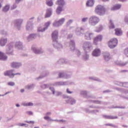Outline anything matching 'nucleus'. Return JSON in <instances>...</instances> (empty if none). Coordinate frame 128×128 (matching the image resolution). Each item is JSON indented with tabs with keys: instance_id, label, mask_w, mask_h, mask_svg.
I'll return each mask as SVG.
<instances>
[{
	"instance_id": "obj_1",
	"label": "nucleus",
	"mask_w": 128,
	"mask_h": 128,
	"mask_svg": "<svg viewBox=\"0 0 128 128\" xmlns=\"http://www.w3.org/2000/svg\"><path fill=\"white\" fill-rule=\"evenodd\" d=\"M82 48L85 52H90L92 50V43L89 41H86L82 44Z\"/></svg>"
},
{
	"instance_id": "obj_2",
	"label": "nucleus",
	"mask_w": 128,
	"mask_h": 128,
	"mask_svg": "<svg viewBox=\"0 0 128 128\" xmlns=\"http://www.w3.org/2000/svg\"><path fill=\"white\" fill-rule=\"evenodd\" d=\"M106 9L102 5H98L96 7L95 12L98 16H104L106 14Z\"/></svg>"
},
{
	"instance_id": "obj_3",
	"label": "nucleus",
	"mask_w": 128,
	"mask_h": 128,
	"mask_svg": "<svg viewBox=\"0 0 128 128\" xmlns=\"http://www.w3.org/2000/svg\"><path fill=\"white\" fill-rule=\"evenodd\" d=\"M100 22V18L96 16H91L88 20V24L90 26H94Z\"/></svg>"
},
{
	"instance_id": "obj_4",
	"label": "nucleus",
	"mask_w": 128,
	"mask_h": 128,
	"mask_svg": "<svg viewBox=\"0 0 128 128\" xmlns=\"http://www.w3.org/2000/svg\"><path fill=\"white\" fill-rule=\"evenodd\" d=\"M6 54L14 56V43H10L6 46Z\"/></svg>"
},
{
	"instance_id": "obj_5",
	"label": "nucleus",
	"mask_w": 128,
	"mask_h": 128,
	"mask_svg": "<svg viewBox=\"0 0 128 128\" xmlns=\"http://www.w3.org/2000/svg\"><path fill=\"white\" fill-rule=\"evenodd\" d=\"M14 70L6 71L4 72V76H9L10 78H14V76H18V74L20 76V73L14 74Z\"/></svg>"
},
{
	"instance_id": "obj_6",
	"label": "nucleus",
	"mask_w": 128,
	"mask_h": 128,
	"mask_svg": "<svg viewBox=\"0 0 128 128\" xmlns=\"http://www.w3.org/2000/svg\"><path fill=\"white\" fill-rule=\"evenodd\" d=\"M65 22H66L65 18H61L58 20H55L52 23V26L55 28H58L59 26H62V24H64Z\"/></svg>"
},
{
	"instance_id": "obj_7",
	"label": "nucleus",
	"mask_w": 128,
	"mask_h": 128,
	"mask_svg": "<svg viewBox=\"0 0 128 128\" xmlns=\"http://www.w3.org/2000/svg\"><path fill=\"white\" fill-rule=\"evenodd\" d=\"M34 17H32L30 18L29 20L27 22L26 25V30L28 32H31V30H34V23H32V20H34Z\"/></svg>"
},
{
	"instance_id": "obj_8",
	"label": "nucleus",
	"mask_w": 128,
	"mask_h": 128,
	"mask_svg": "<svg viewBox=\"0 0 128 128\" xmlns=\"http://www.w3.org/2000/svg\"><path fill=\"white\" fill-rule=\"evenodd\" d=\"M118 45V39L113 38L111 39L108 43V46L110 48H114Z\"/></svg>"
},
{
	"instance_id": "obj_9",
	"label": "nucleus",
	"mask_w": 128,
	"mask_h": 128,
	"mask_svg": "<svg viewBox=\"0 0 128 128\" xmlns=\"http://www.w3.org/2000/svg\"><path fill=\"white\" fill-rule=\"evenodd\" d=\"M68 84H70V82L68 81L57 82L52 84V86H68Z\"/></svg>"
},
{
	"instance_id": "obj_10",
	"label": "nucleus",
	"mask_w": 128,
	"mask_h": 128,
	"mask_svg": "<svg viewBox=\"0 0 128 128\" xmlns=\"http://www.w3.org/2000/svg\"><path fill=\"white\" fill-rule=\"evenodd\" d=\"M84 26L76 28V36H84Z\"/></svg>"
},
{
	"instance_id": "obj_11",
	"label": "nucleus",
	"mask_w": 128,
	"mask_h": 128,
	"mask_svg": "<svg viewBox=\"0 0 128 128\" xmlns=\"http://www.w3.org/2000/svg\"><path fill=\"white\" fill-rule=\"evenodd\" d=\"M32 50L35 54H43L44 50L40 48H38L35 46H32Z\"/></svg>"
},
{
	"instance_id": "obj_12",
	"label": "nucleus",
	"mask_w": 128,
	"mask_h": 128,
	"mask_svg": "<svg viewBox=\"0 0 128 128\" xmlns=\"http://www.w3.org/2000/svg\"><path fill=\"white\" fill-rule=\"evenodd\" d=\"M84 38L86 40H92L94 38V34L87 32L84 34Z\"/></svg>"
},
{
	"instance_id": "obj_13",
	"label": "nucleus",
	"mask_w": 128,
	"mask_h": 128,
	"mask_svg": "<svg viewBox=\"0 0 128 128\" xmlns=\"http://www.w3.org/2000/svg\"><path fill=\"white\" fill-rule=\"evenodd\" d=\"M52 44L58 42V30L54 31L52 34Z\"/></svg>"
},
{
	"instance_id": "obj_14",
	"label": "nucleus",
	"mask_w": 128,
	"mask_h": 128,
	"mask_svg": "<svg viewBox=\"0 0 128 128\" xmlns=\"http://www.w3.org/2000/svg\"><path fill=\"white\" fill-rule=\"evenodd\" d=\"M23 20L22 19H17L14 20V26L18 28V30H20V27L22 26V24Z\"/></svg>"
},
{
	"instance_id": "obj_15",
	"label": "nucleus",
	"mask_w": 128,
	"mask_h": 128,
	"mask_svg": "<svg viewBox=\"0 0 128 128\" xmlns=\"http://www.w3.org/2000/svg\"><path fill=\"white\" fill-rule=\"evenodd\" d=\"M52 45L57 50H62V45L58 41L52 43Z\"/></svg>"
},
{
	"instance_id": "obj_16",
	"label": "nucleus",
	"mask_w": 128,
	"mask_h": 128,
	"mask_svg": "<svg viewBox=\"0 0 128 128\" xmlns=\"http://www.w3.org/2000/svg\"><path fill=\"white\" fill-rule=\"evenodd\" d=\"M60 78H70L72 76V74H66L60 72L58 74Z\"/></svg>"
},
{
	"instance_id": "obj_17",
	"label": "nucleus",
	"mask_w": 128,
	"mask_h": 128,
	"mask_svg": "<svg viewBox=\"0 0 128 128\" xmlns=\"http://www.w3.org/2000/svg\"><path fill=\"white\" fill-rule=\"evenodd\" d=\"M102 36L98 35L94 40V44H98V42H102Z\"/></svg>"
},
{
	"instance_id": "obj_18",
	"label": "nucleus",
	"mask_w": 128,
	"mask_h": 128,
	"mask_svg": "<svg viewBox=\"0 0 128 128\" xmlns=\"http://www.w3.org/2000/svg\"><path fill=\"white\" fill-rule=\"evenodd\" d=\"M103 56L105 62H108L111 58L110 54V52H104L103 54Z\"/></svg>"
},
{
	"instance_id": "obj_19",
	"label": "nucleus",
	"mask_w": 128,
	"mask_h": 128,
	"mask_svg": "<svg viewBox=\"0 0 128 128\" xmlns=\"http://www.w3.org/2000/svg\"><path fill=\"white\" fill-rule=\"evenodd\" d=\"M52 8H48L46 10V13L45 14V18H50L52 16Z\"/></svg>"
},
{
	"instance_id": "obj_20",
	"label": "nucleus",
	"mask_w": 128,
	"mask_h": 128,
	"mask_svg": "<svg viewBox=\"0 0 128 128\" xmlns=\"http://www.w3.org/2000/svg\"><path fill=\"white\" fill-rule=\"evenodd\" d=\"M93 56H100V50L96 48L92 52Z\"/></svg>"
},
{
	"instance_id": "obj_21",
	"label": "nucleus",
	"mask_w": 128,
	"mask_h": 128,
	"mask_svg": "<svg viewBox=\"0 0 128 128\" xmlns=\"http://www.w3.org/2000/svg\"><path fill=\"white\" fill-rule=\"evenodd\" d=\"M11 66L13 68H18L22 66V63L18 62H12L11 64Z\"/></svg>"
},
{
	"instance_id": "obj_22",
	"label": "nucleus",
	"mask_w": 128,
	"mask_h": 128,
	"mask_svg": "<svg viewBox=\"0 0 128 128\" xmlns=\"http://www.w3.org/2000/svg\"><path fill=\"white\" fill-rule=\"evenodd\" d=\"M15 48L16 50H22L24 46H22V42H17L15 44Z\"/></svg>"
},
{
	"instance_id": "obj_23",
	"label": "nucleus",
	"mask_w": 128,
	"mask_h": 128,
	"mask_svg": "<svg viewBox=\"0 0 128 128\" xmlns=\"http://www.w3.org/2000/svg\"><path fill=\"white\" fill-rule=\"evenodd\" d=\"M8 42V39L6 38L2 37L0 39V46H4Z\"/></svg>"
},
{
	"instance_id": "obj_24",
	"label": "nucleus",
	"mask_w": 128,
	"mask_h": 128,
	"mask_svg": "<svg viewBox=\"0 0 128 128\" xmlns=\"http://www.w3.org/2000/svg\"><path fill=\"white\" fill-rule=\"evenodd\" d=\"M69 47L71 50H76V43L74 40H70Z\"/></svg>"
},
{
	"instance_id": "obj_25",
	"label": "nucleus",
	"mask_w": 128,
	"mask_h": 128,
	"mask_svg": "<svg viewBox=\"0 0 128 128\" xmlns=\"http://www.w3.org/2000/svg\"><path fill=\"white\" fill-rule=\"evenodd\" d=\"M36 38V34H30L27 37V40L30 42V40H34Z\"/></svg>"
},
{
	"instance_id": "obj_26",
	"label": "nucleus",
	"mask_w": 128,
	"mask_h": 128,
	"mask_svg": "<svg viewBox=\"0 0 128 128\" xmlns=\"http://www.w3.org/2000/svg\"><path fill=\"white\" fill-rule=\"evenodd\" d=\"M114 30H115L116 36H120L122 35V30L121 28H116V29Z\"/></svg>"
},
{
	"instance_id": "obj_27",
	"label": "nucleus",
	"mask_w": 128,
	"mask_h": 128,
	"mask_svg": "<svg viewBox=\"0 0 128 128\" xmlns=\"http://www.w3.org/2000/svg\"><path fill=\"white\" fill-rule=\"evenodd\" d=\"M8 60V56L4 54V53L0 52V60Z\"/></svg>"
},
{
	"instance_id": "obj_28",
	"label": "nucleus",
	"mask_w": 128,
	"mask_h": 128,
	"mask_svg": "<svg viewBox=\"0 0 128 128\" xmlns=\"http://www.w3.org/2000/svg\"><path fill=\"white\" fill-rule=\"evenodd\" d=\"M50 86H52V84H42L40 85V88H42V90H46V88H48Z\"/></svg>"
},
{
	"instance_id": "obj_29",
	"label": "nucleus",
	"mask_w": 128,
	"mask_h": 128,
	"mask_svg": "<svg viewBox=\"0 0 128 128\" xmlns=\"http://www.w3.org/2000/svg\"><path fill=\"white\" fill-rule=\"evenodd\" d=\"M34 86H36L34 84H28L25 86V88L26 90H32V88H34Z\"/></svg>"
},
{
	"instance_id": "obj_30",
	"label": "nucleus",
	"mask_w": 128,
	"mask_h": 128,
	"mask_svg": "<svg viewBox=\"0 0 128 128\" xmlns=\"http://www.w3.org/2000/svg\"><path fill=\"white\" fill-rule=\"evenodd\" d=\"M76 102V100L72 98H69V99L66 100L67 104H74Z\"/></svg>"
},
{
	"instance_id": "obj_31",
	"label": "nucleus",
	"mask_w": 128,
	"mask_h": 128,
	"mask_svg": "<svg viewBox=\"0 0 128 128\" xmlns=\"http://www.w3.org/2000/svg\"><path fill=\"white\" fill-rule=\"evenodd\" d=\"M120 8H122V5L120 4H116L111 8V10H120Z\"/></svg>"
},
{
	"instance_id": "obj_32",
	"label": "nucleus",
	"mask_w": 128,
	"mask_h": 128,
	"mask_svg": "<svg viewBox=\"0 0 128 128\" xmlns=\"http://www.w3.org/2000/svg\"><path fill=\"white\" fill-rule=\"evenodd\" d=\"M56 4H58L59 6L63 7L64 6V0H58L56 2Z\"/></svg>"
},
{
	"instance_id": "obj_33",
	"label": "nucleus",
	"mask_w": 128,
	"mask_h": 128,
	"mask_svg": "<svg viewBox=\"0 0 128 128\" xmlns=\"http://www.w3.org/2000/svg\"><path fill=\"white\" fill-rule=\"evenodd\" d=\"M104 118H107L108 120H116V118H118L117 116H103Z\"/></svg>"
},
{
	"instance_id": "obj_34",
	"label": "nucleus",
	"mask_w": 128,
	"mask_h": 128,
	"mask_svg": "<svg viewBox=\"0 0 128 128\" xmlns=\"http://www.w3.org/2000/svg\"><path fill=\"white\" fill-rule=\"evenodd\" d=\"M80 94H82V96H84V98H88V91L82 90L80 92Z\"/></svg>"
},
{
	"instance_id": "obj_35",
	"label": "nucleus",
	"mask_w": 128,
	"mask_h": 128,
	"mask_svg": "<svg viewBox=\"0 0 128 128\" xmlns=\"http://www.w3.org/2000/svg\"><path fill=\"white\" fill-rule=\"evenodd\" d=\"M68 60H64V59H60L58 61V62L59 64H68Z\"/></svg>"
},
{
	"instance_id": "obj_36",
	"label": "nucleus",
	"mask_w": 128,
	"mask_h": 128,
	"mask_svg": "<svg viewBox=\"0 0 128 128\" xmlns=\"http://www.w3.org/2000/svg\"><path fill=\"white\" fill-rule=\"evenodd\" d=\"M94 4V0H88L86 4V6H92Z\"/></svg>"
},
{
	"instance_id": "obj_37",
	"label": "nucleus",
	"mask_w": 128,
	"mask_h": 128,
	"mask_svg": "<svg viewBox=\"0 0 128 128\" xmlns=\"http://www.w3.org/2000/svg\"><path fill=\"white\" fill-rule=\"evenodd\" d=\"M62 6H58L56 10V12L57 14H60V12H62Z\"/></svg>"
},
{
	"instance_id": "obj_38",
	"label": "nucleus",
	"mask_w": 128,
	"mask_h": 128,
	"mask_svg": "<svg viewBox=\"0 0 128 128\" xmlns=\"http://www.w3.org/2000/svg\"><path fill=\"white\" fill-rule=\"evenodd\" d=\"M128 64V61H126L125 62H122V61L117 62V64H118V66H126V64Z\"/></svg>"
},
{
	"instance_id": "obj_39",
	"label": "nucleus",
	"mask_w": 128,
	"mask_h": 128,
	"mask_svg": "<svg viewBox=\"0 0 128 128\" xmlns=\"http://www.w3.org/2000/svg\"><path fill=\"white\" fill-rule=\"evenodd\" d=\"M10 10V6L9 5H6L5 6H4L2 10V12H8V11Z\"/></svg>"
},
{
	"instance_id": "obj_40",
	"label": "nucleus",
	"mask_w": 128,
	"mask_h": 128,
	"mask_svg": "<svg viewBox=\"0 0 128 128\" xmlns=\"http://www.w3.org/2000/svg\"><path fill=\"white\" fill-rule=\"evenodd\" d=\"M46 4H47L48 6H54V2L52 0H46Z\"/></svg>"
},
{
	"instance_id": "obj_41",
	"label": "nucleus",
	"mask_w": 128,
	"mask_h": 128,
	"mask_svg": "<svg viewBox=\"0 0 128 128\" xmlns=\"http://www.w3.org/2000/svg\"><path fill=\"white\" fill-rule=\"evenodd\" d=\"M50 21H48L47 22L45 23L44 24V28H45V30H48V26H50Z\"/></svg>"
},
{
	"instance_id": "obj_42",
	"label": "nucleus",
	"mask_w": 128,
	"mask_h": 128,
	"mask_svg": "<svg viewBox=\"0 0 128 128\" xmlns=\"http://www.w3.org/2000/svg\"><path fill=\"white\" fill-rule=\"evenodd\" d=\"M89 80H96V82H102L100 78L94 76L89 77Z\"/></svg>"
},
{
	"instance_id": "obj_43",
	"label": "nucleus",
	"mask_w": 128,
	"mask_h": 128,
	"mask_svg": "<svg viewBox=\"0 0 128 128\" xmlns=\"http://www.w3.org/2000/svg\"><path fill=\"white\" fill-rule=\"evenodd\" d=\"M46 74H44V76H40L38 78H35L36 80H40L44 78V76H46Z\"/></svg>"
},
{
	"instance_id": "obj_44",
	"label": "nucleus",
	"mask_w": 128,
	"mask_h": 128,
	"mask_svg": "<svg viewBox=\"0 0 128 128\" xmlns=\"http://www.w3.org/2000/svg\"><path fill=\"white\" fill-rule=\"evenodd\" d=\"M0 34H2V36H7L8 32H6V31H4V30H0Z\"/></svg>"
},
{
	"instance_id": "obj_45",
	"label": "nucleus",
	"mask_w": 128,
	"mask_h": 128,
	"mask_svg": "<svg viewBox=\"0 0 128 128\" xmlns=\"http://www.w3.org/2000/svg\"><path fill=\"white\" fill-rule=\"evenodd\" d=\"M84 111L86 112V113L92 114V110H90L88 108H85L84 109Z\"/></svg>"
},
{
	"instance_id": "obj_46",
	"label": "nucleus",
	"mask_w": 128,
	"mask_h": 128,
	"mask_svg": "<svg viewBox=\"0 0 128 128\" xmlns=\"http://www.w3.org/2000/svg\"><path fill=\"white\" fill-rule=\"evenodd\" d=\"M110 28H114V23L112 22V20L110 22Z\"/></svg>"
},
{
	"instance_id": "obj_47",
	"label": "nucleus",
	"mask_w": 128,
	"mask_h": 128,
	"mask_svg": "<svg viewBox=\"0 0 128 128\" xmlns=\"http://www.w3.org/2000/svg\"><path fill=\"white\" fill-rule=\"evenodd\" d=\"M38 32H46V29L44 27H40L38 30Z\"/></svg>"
},
{
	"instance_id": "obj_48",
	"label": "nucleus",
	"mask_w": 128,
	"mask_h": 128,
	"mask_svg": "<svg viewBox=\"0 0 128 128\" xmlns=\"http://www.w3.org/2000/svg\"><path fill=\"white\" fill-rule=\"evenodd\" d=\"M75 54H76V56H80L81 54H82V53L80 52V50H75Z\"/></svg>"
},
{
	"instance_id": "obj_49",
	"label": "nucleus",
	"mask_w": 128,
	"mask_h": 128,
	"mask_svg": "<svg viewBox=\"0 0 128 128\" xmlns=\"http://www.w3.org/2000/svg\"><path fill=\"white\" fill-rule=\"evenodd\" d=\"M88 58H89V56H88V54H86L84 55L83 60H88Z\"/></svg>"
},
{
	"instance_id": "obj_50",
	"label": "nucleus",
	"mask_w": 128,
	"mask_h": 128,
	"mask_svg": "<svg viewBox=\"0 0 128 128\" xmlns=\"http://www.w3.org/2000/svg\"><path fill=\"white\" fill-rule=\"evenodd\" d=\"M49 90H51V92H52V94H56V89H54V87H49Z\"/></svg>"
},
{
	"instance_id": "obj_51",
	"label": "nucleus",
	"mask_w": 128,
	"mask_h": 128,
	"mask_svg": "<svg viewBox=\"0 0 128 128\" xmlns=\"http://www.w3.org/2000/svg\"><path fill=\"white\" fill-rule=\"evenodd\" d=\"M72 20H68V22H66V26H70V24H72Z\"/></svg>"
},
{
	"instance_id": "obj_52",
	"label": "nucleus",
	"mask_w": 128,
	"mask_h": 128,
	"mask_svg": "<svg viewBox=\"0 0 128 128\" xmlns=\"http://www.w3.org/2000/svg\"><path fill=\"white\" fill-rule=\"evenodd\" d=\"M115 90H118V92H124V88H116Z\"/></svg>"
},
{
	"instance_id": "obj_53",
	"label": "nucleus",
	"mask_w": 128,
	"mask_h": 128,
	"mask_svg": "<svg viewBox=\"0 0 128 128\" xmlns=\"http://www.w3.org/2000/svg\"><path fill=\"white\" fill-rule=\"evenodd\" d=\"M90 108H100V107L98 106H94V105H90L89 106Z\"/></svg>"
},
{
	"instance_id": "obj_54",
	"label": "nucleus",
	"mask_w": 128,
	"mask_h": 128,
	"mask_svg": "<svg viewBox=\"0 0 128 128\" xmlns=\"http://www.w3.org/2000/svg\"><path fill=\"white\" fill-rule=\"evenodd\" d=\"M110 108H126V106H112Z\"/></svg>"
},
{
	"instance_id": "obj_55",
	"label": "nucleus",
	"mask_w": 128,
	"mask_h": 128,
	"mask_svg": "<svg viewBox=\"0 0 128 128\" xmlns=\"http://www.w3.org/2000/svg\"><path fill=\"white\" fill-rule=\"evenodd\" d=\"M124 54L128 58V48L124 49Z\"/></svg>"
},
{
	"instance_id": "obj_56",
	"label": "nucleus",
	"mask_w": 128,
	"mask_h": 128,
	"mask_svg": "<svg viewBox=\"0 0 128 128\" xmlns=\"http://www.w3.org/2000/svg\"><path fill=\"white\" fill-rule=\"evenodd\" d=\"M36 70V68L34 67H32L31 68H30L29 72H35Z\"/></svg>"
},
{
	"instance_id": "obj_57",
	"label": "nucleus",
	"mask_w": 128,
	"mask_h": 128,
	"mask_svg": "<svg viewBox=\"0 0 128 128\" xmlns=\"http://www.w3.org/2000/svg\"><path fill=\"white\" fill-rule=\"evenodd\" d=\"M106 126H112V128H118L116 126L114 125L113 124H106Z\"/></svg>"
},
{
	"instance_id": "obj_58",
	"label": "nucleus",
	"mask_w": 128,
	"mask_h": 128,
	"mask_svg": "<svg viewBox=\"0 0 128 128\" xmlns=\"http://www.w3.org/2000/svg\"><path fill=\"white\" fill-rule=\"evenodd\" d=\"M124 22L126 24H128V16H125L124 18Z\"/></svg>"
},
{
	"instance_id": "obj_59",
	"label": "nucleus",
	"mask_w": 128,
	"mask_h": 128,
	"mask_svg": "<svg viewBox=\"0 0 128 128\" xmlns=\"http://www.w3.org/2000/svg\"><path fill=\"white\" fill-rule=\"evenodd\" d=\"M8 86H16V84L14 82H8Z\"/></svg>"
},
{
	"instance_id": "obj_60",
	"label": "nucleus",
	"mask_w": 128,
	"mask_h": 128,
	"mask_svg": "<svg viewBox=\"0 0 128 128\" xmlns=\"http://www.w3.org/2000/svg\"><path fill=\"white\" fill-rule=\"evenodd\" d=\"M88 18L86 17L82 18V22H88Z\"/></svg>"
},
{
	"instance_id": "obj_61",
	"label": "nucleus",
	"mask_w": 128,
	"mask_h": 128,
	"mask_svg": "<svg viewBox=\"0 0 128 128\" xmlns=\"http://www.w3.org/2000/svg\"><path fill=\"white\" fill-rule=\"evenodd\" d=\"M62 92H56V96H62Z\"/></svg>"
},
{
	"instance_id": "obj_62",
	"label": "nucleus",
	"mask_w": 128,
	"mask_h": 128,
	"mask_svg": "<svg viewBox=\"0 0 128 128\" xmlns=\"http://www.w3.org/2000/svg\"><path fill=\"white\" fill-rule=\"evenodd\" d=\"M124 88H128V82H124Z\"/></svg>"
},
{
	"instance_id": "obj_63",
	"label": "nucleus",
	"mask_w": 128,
	"mask_h": 128,
	"mask_svg": "<svg viewBox=\"0 0 128 128\" xmlns=\"http://www.w3.org/2000/svg\"><path fill=\"white\" fill-rule=\"evenodd\" d=\"M102 26H100V28H99V30H96V32H100L102 31Z\"/></svg>"
},
{
	"instance_id": "obj_64",
	"label": "nucleus",
	"mask_w": 128,
	"mask_h": 128,
	"mask_svg": "<svg viewBox=\"0 0 128 128\" xmlns=\"http://www.w3.org/2000/svg\"><path fill=\"white\" fill-rule=\"evenodd\" d=\"M14 8H16V4H13V6H12L11 10H14Z\"/></svg>"
}]
</instances>
